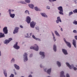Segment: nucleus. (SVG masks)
Segmentation results:
<instances>
[{"instance_id": "nucleus-1", "label": "nucleus", "mask_w": 77, "mask_h": 77, "mask_svg": "<svg viewBox=\"0 0 77 77\" xmlns=\"http://www.w3.org/2000/svg\"><path fill=\"white\" fill-rule=\"evenodd\" d=\"M3 32L4 33H3L2 32L0 33V38H5V34H8V27L6 26H5L3 29Z\"/></svg>"}, {"instance_id": "nucleus-2", "label": "nucleus", "mask_w": 77, "mask_h": 77, "mask_svg": "<svg viewBox=\"0 0 77 77\" xmlns=\"http://www.w3.org/2000/svg\"><path fill=\"white\" fill-rule=\"evenodd\" d=\"M14 11V10L11 9H9L8 10V13L9 14V16L11 18H14L15 17V14H12V13H11L12 12H13Z\"/></svg>"}, {"instance_id": "nucleus-3", "label": "nucleus", "mask_w": 77, "mask_h": 77, "mask_svg": "<svg viewBox=\"0 0 77 77\" xmlns=\"http://www.w3.org/2000/svg\"><path fill=\"white\" fill-rule=\"evenodd\" d=\"M36 24V22L34 21H32L30 23V27H31V28H32V29H34Z\"/></svg>"}, {"instance_id": "nucleus-4", "label": "nucleus", "mask_w": 77, "mask_h": 77, "mask_svg": "<svg viewBox=\"0 0 77 77\" xmlns=\"http://www.w3.org/2000/svg\"><path fill=\"white\" fill-rule=\"evenodd\" d=\"M63 40L65 43H66V44L67 45V46L68 47H69V48H71V44L69 43V42H68L66 41L65 38H63Z\"/></svg>"}, {"instance_id": "nucleus-5", "label": "nucleus", "mask_w": 77, "mask_h": 77, "mask_svg": "<svg viewBox=\"0 0 77 77\" xmlns=\"http://www.w3.org/2000/svg\"><path fill=\"white\" fill-rule=\"evenodd\" d=\"M31 18L29 16H27L26 17V22H27L28 24H30V22H31Z\"/></svg>"}, {"instance_id": "nucleus-6", "label": "nucleus", "mask_w": 77, "mask_h": 77, "mask_svg": "<svg viewBox=\"0 0 77 77\" xmlns=\"http://www.w3.org/2000/svg\"><path fill=\"white\" fill-rule=\"evenodd\" d=\"M39 54L41 56L42 59H44L45 58V52L43 51H40L39 52Z\"/></svg>"}, {"instance_id": "nucleus-7", "label": "nucleus", "mask_w": 77, "mask_h": 77, "mask_svg": "<svg viewBox=\"0 0 77 77\" xmlns=\"http://www.w3.org/2000/svg\"><path fill=\"white\" fill-rule=\"evenodd\" d=\"M60 74V77H66V76H65V72L63 71H61Z\"/></svg>"}, {"instance_id": "nucleus-8", "label": "nucleus", "mask_w": 77, "mask_h": 77, "mask_svg": "<svg viewBox=\"0 0 77 77\" xmlns=\"http://www.w3.org/2000/svg\"><path fill=\"white\" fill-rule=\"evenodd\" d=\"M14 48H15V49H16V50H18V49H20V46L18 45L17 42H16V44L14 45Z\"/></svg>"}, {"instance_id": "nucleus-9", "label": "nucleus", "mask_w": 77, "mask_h": 77, "mask_svg": "<svg viewBox=\"0 0 77 77\" xmlns=\"http://www.w3.org/2000/svg\"><path fill=\"white\" fill-rule=\"evenodd\" d=\"M20 28L18 27H15L14 31H13V34H15V33H17L18 32V30Z\"/></svg>"}, {"instance_id": "nucleus-10", "label": "nucleus", "mask_w": 77, "mask_h": 77, "mask_svg": "<svg viewBox=\"0 0 77 77\" xmlns=\"http://www.w3.org/2000/svg\"><path fill=\"white\" fill-rule=\"evenodd\" d=\"M66 64L67 66H68L69 69H72V67L73 66H72V65H71L68 62L66 63Z\"/></svg>"}, {"instance_id": "nucleus-11", "label": "nucleus", "mask_w": 77, "mask_h": 77, "mask_svg": "<svg viewBox=\"0 0 77 77\" xmlns=\"http://www.w3.org/2000/svg\"><path fill=\"white\" fill-rule=\"evenodd\" d=\"M62 51L64 55H68V54L67 50L65 49H62Z\"/></svg>"}, {"instance_id": "nucleus-12", "label": "nucleus", "mask_w": 77, "mask_h": 77, "mask_svg": "<svg viewBox=\"0 0 77 77\" xmlns=\"http://www.w3.org/2000/svg\"><path fill=\"white\" fill-rule=\"evenodd\" d=\"M34 48L35 50L38 51L39 50V47L38 45L36 44H35L34 45Z\"/></svg>"}, {"instance_id": "nucleus-13", "label": "nucleus", "mask_w": 77, "mask_h": 77, "mask_svg": "<svg viewBox=\"0 0 77 77\" xmlns=\"http://www.w3.org/2000/svg\"><path fill=\"white\" fill-rule=\"evenodd\" d=\"M41 15L42 17H45V18H48V16L45 13H41Z\"/></svg>"}, {"instance_id": "nucleus-14", "label": "nucleus", "mask_w": 77, "mask_h": 77, "mask_svg": "<svg viewBox=\"0 0 77 77\" xmlns=\"http://www.w3.org/2000/svg\"><path fill=\"white\" fill-rule=\"evenodd\" d=\"M14 68L17 69V70H20V66L16 64H14Z\"/></svg>"}, {"instance_id": "nucleus-15", "label": "nucleus", "mask_w": 77, "mask_h": 77, "mask_svg": "<svg viewBox=\"0 0 77 77\" xmlns=\"http://www.w3.org/2000/svg\"><path fill=\"white\" fill-rule=\"evenodd\" d=\"M28 6L30 8H31V9H34V7H35V6L33 4H28Z\"/></svg>"}, {"instance_id": "nucleus-16", "label": "nucleus", "mask_w": 77, "mask_h": 77, "mask_svg": "<svg viewBox=\"0 0 77 77\" xmlns=\"http://www.w3.org/2000/svg\"><path fill=\"white\" fill-rule=\"evenodd\" d=\"M72 44L75 48H76V40L75 39L72 40Z\"/></svg>"}, {"instance_id": "nucleus-17", "label": "nucleus", "mask_w": 77, "mask_h": 77, "mask_svg": "<svg viewBox=\"0 0 77 77\" xmlns=\"http://www.w3.org/2000/svg\"><path fill=\"white\" fill-rule=\"evenodd\" d=\"M46 72L47 74H50L51 72V68L48 69Z\"/></svg>"}, {"instance_id": "nucleus-18", "label": "nucleus", "mask_w": 77, "mask_h": 77, "mask_svg": "<svg viewBox=\"0 0 77 77\" xmlns=\"http://www.w3.org/2000/svg\"><path fill=\"white\" fill-rule=\"evenodd\" d=\"M56 64L57 65L58 67L60 68L61 66V63H60L59 61H57L56 62Z\"/></svg>"}, {"instance_id": "nucleus-19", "label": "nucleus", "mask_w": 77, "mask_h": 77, "mask_svg": "<svg viewBox=\"0 0 77 77\" xmlns=\"http://www.w3.org/2000/svg\"><path fill=\"white\" fill-rule=\"evenodd\" d=\"M34 9L36 11H42L41 9L38 8L37 7H34Z\"/></svg>"}, {"instance_id": "nucleus-20", "label": "nucleus", "mask_w": 77, "mask_h": 77, "mask_svg": "<svg viewBox=\"0 0 77 77\" xmlns=\"http://www.w3.org/2000/svg\"><path fill=\"white\" fill-rule=\"evenodd\" d=\"M52 35L53 40L54 42H55V41H56V37H55L54 34L53 32H52Z\"/></svg>"}, {"instance_id": "nucleus-21", "label": "nucleus", "mask_w": 77, "mask_h": 77, "mask_svg": "<svg viewBox=\"0 0 77 77\" xmlns=\"http://www.w3.org/2000/svg\"><path fill=\"white\" fill-rule=\"evenodd\" d=\"M54 33L57 36H58V37H60V34H59V33L57 31L55 30Z\"/></svg>"}, {"instance_id": "nucleus-22", "label": "nucleus", "mask_w": 77, "mask_h": 77, "mask_svg": "<svg viewBox=\"0 0 77 77\" xmlns=\"http://www.w3.org/2000/svg\"><path fill=\"white\" fill-rule=\"evenodd\" d=\"M53 50L55 52L57 51V46L56 45H53Z\"/></svg>"}, {"instance_id": "nucleus-23", "label": "nucleus", "mask_w": 77, "mask_h": 77, "mask_svg": "<svg viewBox=\"0 0 77 77\" xmlns=\"http://www.w3.org/2000/svg\"><path fill=\"white\" fill-rule=\"evenodd\" d=\"M23 61L25 62H27L28 60V58L27 57H23Z\"/></svg>"}, {"instance_id": "nucleus-24", "label": "nucleus", "mask_w": 77, "mask_h": 77, "mask_svg": "<svg viewBox=\"0 0 77 77\" xmlns=\"http://www.w3.org/2000/svg\"><path fill=\"white\" fill-rule=\"evenodd\" d=\"M57 9L60 11H63V8L62 6H60L57 8Z\"/></svg>"}, {"instance_id": "nucleus-25", "label": "nucleus", "mask_w": 77, "mask_h": 77, "mask_svg": "<svg viewBox=\"0 0 77 77\" xmlns=\"http://www.w3.org/2000/svg\"><path fill=\"white\" fill-rule=\"evenodd\" d=\"M15 58H12L11 60V63H14L15 62Z\"/></svg>"}, {"instance_id": "nucleus-26", "label": "nucleus", "mask_w": 77, "mask_h": 77, "mask_svg": "<svg viewBox=\"0 0 77 77\" xmlns=\"http://www.w3.org/2000/svg\"><path fill=\"white\" fill-rule=\"evenodd\" d=\"M4 43L5 44H8L9 43V42L8 41V40H5V41H4Z\"/></svg>"}, {"instance_id": "nucleus-27", "label": "nucleus", "mask_w": 77, "mask_h": 77, "mask_svg": "<svg viewBox=\"0 0 77 77\" xmlns=\"http://www.w3.org/2000/svg\"><path fill=\"white\" fill-rule=\"evenodd\" d=\"M35 29L36 30H38V32L39 31V26H37L35 27Z\"/></svg>"}, {"instance_id": "nucleus-28", "label": "nucleus", "mask_w": 77, "mask_h": 77, "mask_svg": "<svg viewBox=\"0 0 77 77\" xmlns=\"http://www.w3.org/2000/svg\"><path fill=\"white\" fill-rule=\"evenodd\" d=\"M25 14H28V15H30V13H29V11L27 10H26L25 11Z\"/></svg>"}, {"instance_id": "nucleus-29", "label": "nucleus", "mask_w": 77, "mask_h": 77, "mask_svg": "<svg viewBox=\"0 0 77 77\" xmlns=\"http://www.w3.org/2000/svg\"><path fill=\"white\" fill-rule=\"evenodd\" d=\"M57 20H58L60 23H62V20H61L60 16L57 17Z\"/></svg>"}, {"instance_id": "nucleus-30", "label": "nucleus", "mask_w": 77, "mask_h": 77, "mask_svg": "<svg viewBox=\"0 0 77 77\" xmlns=\"http://www.w3.org/2000/svg\"><path fill=\"white\" fill-rule=\"evenodd\" d=\"M28 54L26 52H25L23 55V57H27Z\"/></svg>"}, {"instance_id": "nucleus-31", "label": "nucleus", "mask_w": 77, "mask_h": 77, "mask_svg": "<svg viewBox=\"0 0 77 77\" xmlns=\"http://www.w3.org/2000/svg\"><path fill=\"white\" fill-rule=\"evenodd\" d=\"M72 65L73 66L72 67V69L73 68V70H74V71H77V67H74V65Z\"/></svg>"}, {"instance_id": "nucleus-32", "label": "nucleus", "mask_w": 77, "mask_h": 77, "mask_svg": "<svg viewBox=\"0 0 77 77\" xmlns=\"http://www.w3.org/2000/svg\"><path fill=\"white\" fill-rule=\"evenodd\" d=\"M25 2L27 3H30V0H25Z\"/></svg>"}, {"instance_id": "nucleus-33", "label": "nucleus", "mask_w": 77, "mask_h": 77, "mask_svg": "<svg viewBox=\"0 0 77 77\" xmlns=\"http://www.w3.org/2000/svg\"><path fill=\"white\" fill-rule=\"evenodd\" d=\"M57 0H48V2L50 3H52L53 2H56Z\"/></svg>"}, {"instance_id": "nucleus-34", "label": "nucleus", "mask_w": 77, "mask_h": 77, "mask_svg": "<svg viewBox=\"0 0 77 77\" xmlns=\"http://www.w3.org/2000/svg\"><path fill=\"white\" fill-rule=\"evenodd\" d=\"M20 3H21L22 4H26V2H25L23 1H20Z\"/></svg>"}, {"instance_id": "nucleus-35", "label": "nucleus", "mask_w": 77, "mask_h": 77, "mask_svg": "<svg viewBox=\"0 0 77 77\" xmlns=\"http://www.w3.org/2000/svg\"><path fill=\"white\" fill-rule=\"evenodd\" d=\"M63 10L61 11H59V14H60V15H63Z\"/></svg>"}, {"instance_id": "nucleus-36", "label": "nucleus", "mask_w": 77, "mask_h": 77, "mask_svg": "<svg viewBox=\"0 0 77 77\" xmlns=\"http://www.w3.org/2000/svg\"><path fill=\"white\" fill-rule=\"evenodd\" d=\"M72 14H73V12L72 11H70L69 13V16H71Z\"/></svg>"}, {"instance_id": "nucleus-37", "label": "nucleus", "mask_w": 77, "mask_h": 77, "mask_svg": "<svg viewBox=\"0 0 77 77\" xmlns=\"http://www.w3.org/2000/svg\"><path fill=\"white\" fill-rule=\"evenodd\" d=\"M73 24L75 25H77V21L75 20L73 22Z\"/></svg>"}, {"instance_id": "nucleus-38", "label": "nucleus", "mask_w": 77, "mask_h": 77, "mask_svg": "<svg viewBox=\"0 0 77 77\" xmlns=\"http://www.w3.org/2000/svg\"><path fill=\"white\" fill-rule=\"evenodd\" d=\"M35 40H36V41H39V42L41 41V40L40 39L38 38H36V39H35Z\"/></svg>"}, {"instance_id": "nucleus-39", "label": "nucleus", "mask_w": 77, "mask_h": 77, "mask_svg": "<svg viewBox=\"0 0 77 77\" xmlns=\"http://www.w3.org/2000/svg\"><path fill=\"white\" fill-rule=\"evenodd\" d=\"M73 12L74 13H77V9L74 10L73 11Z\"/></svg>"}, {"instance_id": "nucleus-40", "label": "nucleus", "mask_w": 77, "mask_h": 77, "mask_svg": "<svg viewBox=\"0 0 77 77\" xmlns=\"http://www.w3.org/2000/svg\"><path fill=\"white\" fill-rule=\"evenodd\" d=\"M12 40V38H10L8 39V42H11V41Z\"/></svg>"}, {"instance_id": "nucleus-41", "label": "nucleus", "mask_w": 77, "mask_h": 77, "mask_svg": "<svg viewBox=\"0 0 77 77\" xmlns=\"http://www.w3.org/2000/svg\"><path fill=\"white\" fill-rule=\"evenodd\" d=\"M30 49H32L33 50H35V48H34V46H31L30 48Z\"/></svg>"}, {"instance_id": "nucleus-42", "label": "nucleus", "mask_w": 77, "mask_h": 77, "mask_svg": "<svg viewBox=\"0 0 77 77\" xmlns=\"http://www.w3.org/2000/svg\"><path fill=\"white\" fill-rule=\"evenodd\" d=\"M4 75H5V77H7V73H6V72H4Z\"/></svg>"}, {"instance_id": "nucleus-43", "label": "nucleus", "mask_w": 77, "mask_h": 77, "mask_svg": "<svg viewBox=\"0 0 77 77\" xmlns=\"http://www.w3.org/2000/svg\"><path fill=\"white\" fill-rule=\"evenodd\" d=\"M46 9H50V6H46Z\"/></svg>"}, {"instance_id": "nucleus-44", "label": "nucleus", "mask_w": 77, "mask_h": 77, "mask_svg": "<svg viewBox=\"0 0 77 77\" xmlns=\"http://www.w3.org/2000/svg\"><path fill=\"white\" fill-rule=\"evenodd\" d=\"M40 68H44V66H43V65L42 64H41L40 65Z\"/></svg>"}, {"instance_id": "nucleus-45", "label": "nucleus", "mask_w": 77, "mask_h": 77, "mask_svg": "<svg viewBox=\"0 0 77 77\" xmlns=\"http://www.w3.org/2000/svg\"><path fill=\"white\" fill-rule=\"evenodd\" d=\"M32 37L33 38H34V39L35 40H36V38H37L36 37H35V35H32Z\"/></svg>"}, {"instance_id": "nucleus-46", "label": "nucleus", "mask_w": 77, "mask_h": 77, "mask_svg": "<svg viewBox=\"0 0 77 77\" xmlns=\"http://www.w3.org/2000/svg\"><path fill=\"white\" fill-rule=\"evenodd\" d=\"M66 77H70V76H69V75L68 74V73H67L66 74Z\"/></svg>"}, {"instance_id": "nucleus-47", "label": "nucleus", "mask_w": 77, "mask_h": 77, "mask_svg": "<svg viewBox=\"0 0 77 77\" xmlns=\"http://www.w3.org/2000/svg\"><path fill=\"white\" fill-rule=\"evenodd\" d=\"M10 77H14V74H11L10 76Z\"/></svg>"}, {"instance_id": "nucleus-48", "label": "nucleus", "mask_w": 77, "mask_h": 77, "mask_svg": "<svg viewBox=\"0 0 77 77\" xmlns=\"http://www.w3.org/2000/svg\"><path fill=\"white\" fill-rule=\"evenodd\" d=\"M43 70L45 72H47V68H44Z\"/></svg>"}, {"instance_id": "nucleus-49", "label": "nucleus", "mask_w": 77, "mask_h": 77, "mask_svg": "<svg viewBox=\"0 0 77 77\" xmlns=\"http://www.w3.org/2000/svg\"><path fill=\"white\" fill-rule=\"evenodd\" d=\"M13 71H14V74H15V75H17V72H16L15 71V70L14 69L13 70Z\"/></svg>"}, {"instance_id": "nucleus-50", "label": "nucleus", "mask_w": 77, "mask_h": 77, "mask_svg": "<svg viewBox=\"0 0 77 77\" xmlns=\"http://www.w3.org/2000/svg\"><path fill=\"white\" fill-rule=\"evenodd\" d=\"M73 33H77V31L76 30H74L73 31Z\"/></svg>"}, {"instance_id": "nucleus-51", "label": "nucleus", "mask_w": 77, "mask_h": 77, "mask_svg": "<svg viewBox=\"0 0 77 77\" xmlns=\"http://www.w3.org/2000/svg\"><path fill=\"white\" fill-rule=\"evenodd\" d=\"M56 22L57 24H58L59 23V20H57L56 21Z\"/></svg>"}, {"instance_id": "nucleus-52", "label": "nucleus", "mask_w": 77, "mask_h": 77, "mask_svg": "<svg viewBox=\"0 0 77 77\" xmlns=\"http://www.w3.org/2000/svg\"><path fill=\"white\" fill-rule=\"evenodd\" d=\"M20 27L21 28V29L23 28V26L22 25H20Z\"/></svg>"}, {"instance_id": "nucleus-53", "label": "nucleus", "mask_w": 77, "mask_h": 77, "mask_svg": "<svg viewBox=\"0 0 77 77\" xmlns=\"http://www.w3.org/2000/svg\"><path fill=\"white\" fill-rule=\"evenodd\" d=\"M32 56H33V54H30L29 55V57H32Z\"/></svg>"}, {"instance_id": "nucleus-54", "label": "nucleus", "mask_w": 77, "mask_h": 77, "mask_svg": "<svg viewBox=\"0 0 77 77\" xmlns=\"http://www.w3.org/2000/svg\"><path fill=\"white\" fill-rule=\"evenodd\" d=\"M74 38L75 39H76V40H77V36H75Z\"/></svg>"}, {"instance_id": "nucleus-55", "label": "nucleus", "mask_w": 77, "mask_h": 77, "mask_svg": "<svg viewBox=\"0 0 77 77\" xmlns=\"http://www.w3.org/2000/svg\"><path fill=\"white\" fill-rule=\"evenodd\" d=\"M73 1L74 2H75V4L77 3V2H76L77 1V0H73Z\"/></svg>"}, {"instance_id": "nucleus-56", "label": "nucleus", "mask_w": 77, "mask_h": 77, "mask_svg": "<svg viewBox=\"0 0 77 77\" xmlns=\"http://www.w3.org/2000/svg\"><path fill=\"white\" fill-rule=\"evenodd\" d=\"M25 38H30V36H25Z\"/></svg>"}, {"instance_id": "nucleus-57", "label": "nucleus", "mask_w": 77, "mask_h": 77, "mask_svg": "<svg viewBox=\"0 0 77 77\" xmlns=\"http://www.w3.org/2000/svg\"><path fill=\"white\" fill-rule=\"evenodd\" d=\"M60 30L62 32H63V29H62V28H61Z\"/></svg>"}, {"instance_id": "nucleus-58", "label": "nucleus", "mask_w": 77, "mask_h": 77, "mask_svg": "<svg viewBox=\"0 0 77 77\" xmlns=\"http://www.w3.org/2000/svg\"><path fill=\"white\" fill-rule=\"evenodd\" d=\"M26 35L28 36H29V33H27L26 34Z\"/></svg>"}, {"instance_id": "nucleus-59", "label": "nucleus", "mask_w": 77, "mask_h": 77, "mask_svg": "<svg viewBox=\"0 0 77 77\" xmlns=\"http://www.w3.org/2000/svg\"><path fill=\"white\" fill-rule=\"evenodd\" d=\"M30 36H32V33H30Z\"/></svg>"}, {"instance_id": "nucleus-60", "label": "nucleus", "mask_w": 77, "mask_h": 77, "mask_svg": "<svg viewBox=\"0 0 77 77\" xmlns=\"http://www.w3.org/2000/svg\"><path fill=\"white\" fill-rule=\"evenodd\" d=\"M1 15H2V14L0 13V17H1Z\"/></svg>"}, {"instance_id": "nucleus-61", "label": "nucleus", "mask_w": 77, "mask_h": 77, "mask_svg": "<svg viewBox=\"0 0 77 77\" xmlns=\"http://www.w3.org/2000/svg\"><path fill=\"white\" fill-rule=\"evenodd\" d=\"M75 66H76V67H77V64L75 65Z\"/></svg>"}, {"instance_id": "nucleus-62", "label": "nucleus", "mask_w": 77, "mask_h": 77, "mask_svg": "<svg viewBox=\"0 0 77 77\" xmlns=\"http://www.w3.org/2000/svg\"><path fill=\"white\" fill-rule=\"evenodd\" d=\"M1 26L0 25V29H1Z\"/></svg>"}, {"instance_id": "nucleus-63", "label": "nucleus", "mask_w": 77, "mask_h": 77, "mask_svg": "<svg viewBox=\"0 0 77 77\" xmlns=\"http://www.w3.org/2000/svg\"><path fill=\"white\" fill-rule=\"evenodd\" d=\"M2 45V44L0 43V45Z\"/></svg>"}, {"instance_id": "nucleus-64", "label": "nucleus", "mask_w": 77, "mask_h": 77, "mask_svg": "<svg viewBox=\"0 0 77 77\" xmlns=\"http://www.w3.org/2000/svg\"><path fill=\"white\" fill-rule=\"evenodd\" d=\"M21 77H24L23 76H21Z\"/></svg>"}]
</instances>
